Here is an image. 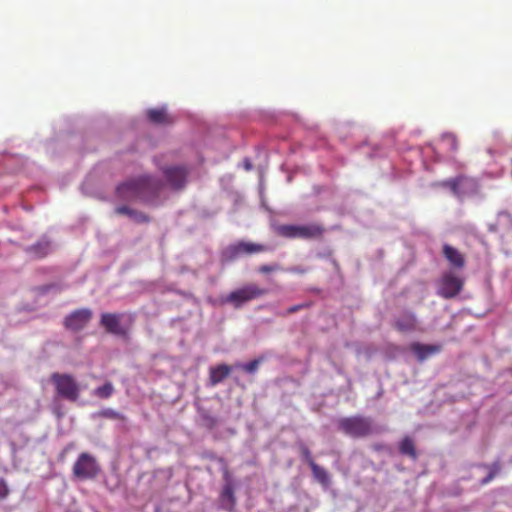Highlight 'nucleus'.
<instances>
[{
  "mask_svg": "<svg viewBox=\"0 0 512 512\" xmlns=\"http://www.w3.org/2000/svg\"><path fill=\"white\" fill-rule=\"evenodd\" d=\"M394 326L400 332L414 331L417 326V320L413 313H405L395 320Z\"/></svg>",
  "mask_w": 512,
  "mask_h": 512,
  "instance_id": "obj_17",
  "label": "nucleus"
},
{
  "mask_svg": "<svg viewBox=\"0 0 512 512\" xmlns=\"http://www.w3.org/2000/svg\"><path fill=\"white\" fill-rule=\"evenodd\" d=\"M244 167L246 170H250L252 168V164L250 163L249 160H247V159L245 160Z\"/></svg>",
  "mask_w": 512,
  "mask_h": 512,
  "instance_id": "obj_33",
  "label": "nucleus"
},
{
  "mask_svg": "<svg viewBox=\"0 0 512 512\" xmlns=\"http://www.w3.org/2000/svg\"><path fill=\"white\" fill-rule=\"evenodd\" d=\"M434 186L449 188L453 195L458 198L476 192L478 187L475 179L464 175L435 183Z\"/></svg>",
  "mask_w": 512,
  "mask_h": 512,
  "instance_id": "obj_7",
  "label": "nucleus"
},
{
  "mask_svg": "<svg viewBox=\"0 0 512 512\" xmlns=\"http://www.w3.org/2000/svg\"><path fill=\"white\" fill-rule=\"evenodd\" d=\"M115 213L119 214V215H126L128 217H130L131 219H133L134 221L138 222V223H142V222H148L149 221V218L147 215L141 213V212H138L134 209H131L129 208L128 206L126 205H123V206H119L115 209Z\"/></svg>",
  "mask_w": 512,
  "mask_h": 512,
  "instance_id": "obj_19",
  "label": "nucleus"
},
{
  "mask_svg": "<svg viewBox=\"0 0 512 512\" xmlns=\"http://www.w3.org/2000/svg\"><path fill=\"white\" fill-rule=\"evenodd\" d=\"M278 270H280V266L278 264L262 265L258 269V271L262 274H268V273L278 271Z\"/></svg>",
  "mask_w": 512,
  "mask_h": 512,
  "instance_id": "obj_29",
  "label": "nucleus"
},
{
  "mask_svg": "<svg viewBox=\"0 0 512 512\" xmlns=\"http://www.w3.org/2000/svg\"><path fill=\"white\" fill-rule=\"evenodd\" d=\"M28 251L36 258H43L50 253L51 245L48 241L38 242L29 247Z\"/></svg>",
  "mask_w": 512,
  "mask_h": 512,
  "instance_id": "obj_21",
  "label": "nucleus"
},
{
  "mask_svg": "<svg viewBox=\"0 0 512 512\" xmlns=\"http://www.w3.org/2000/svg\"><path fill=\"white\" fill-rule=\"evenodd\" d=\"M259 364H260V360L254 359L246 364H236L235 366L240 367L245 372L252 374L257 371Z\"/></svg>",
  "mask_w": 512,
  "mask_h": 512,
  "instance_id": "obj_25",
  "label": "nucleus"
},
{
  "mask_svg": "<svg viewBox=\"0 0 512 512\" xmlns=\"http://www.w3.org/2000/svg\"><path fill=\"white\" fill-rule=\"evenodd\" d=\"M56 396L69 402H76L81 393V387L76 379L68 373L54 372L50 376Z\"/></svg>",
  "mask_w": 512,
  "mask_h": 512,
  "instance_id": "obj_3",
  "label": "nucleus"
},
{
  "mask_svg": "<svg viewBox=\"0 0 512 512\" xmlns=\"http://www.w3.org/2000/svg\"><path fill=\"white\" fill-rule=\"evenodd\" d=\"M409 349L415 354L418 361L423 362L432 355L438 354L442 350V346L439 344L429 345L414 342L410 344Z\"/></svg>",
  "mask_w": 512,
  "mask_h": 512,
  "instance_id": "obj_12",
  "label": "nucleus"
},
{
  "mask_svg": "<svg viewBox=\"0 0 512 512\" xmlns=\"http://www.w3.org/2000/svg\"><path fill=\"white\" fill-rule=\"evenodd\" d=\"M311 471L315 480L320 483L322 486L327 487L330 484V477L328 472L317 463L313 464L311 467Z\"/></svg>",
  "mask_w": 512,
  "mask_h": 512,
  "instance_id": "obj_20",
  "label": "nucleus"
},
{
  "mask_svg": "<svg viewBox=\"0 0 512 512\" xmlns=\"http://www.w3.org/2000/svg\"><path fill=\"white\" fill-rule=\"evenodd\" d=\"M122 315L117 313H102L100 318V325L106 330L107 333L125 336L126 330L121 326Z\"/></svg>",
  "mask_w": 512,
  "mask_h": 512,
  "instance_id": "obj_11",
  "label": "nucleus"
},
{
  "mask_svg": "<svg viewBox=\"0 0 512 512\" xmlns=\"http://www.w3.org/2000/svg\"><path fill=\"white\" fill-rule=\"evenodd\" d=\"M299 449H300V453H301V456L302 458L308 463V465L311 467L313 464H316V462L314 461L312 455H311V451L309 450V448L304 445V444H301L299 446Z\"/></svg>",
  "mask_w": 512,
  "mask_h": 512,
  "instance_id": "obj_26",
  "label": "nucleus"
},
{
  "mask_svg": "<svg viewBox=\"0 0 512 512\" xmlns=\"http://www.w3.org/2000/svg\"><path fill=\"white\" fill-rule=\"evenodd\" d=\"M99 415L103 418H108V419L121 420V421L126 420L125 415L121 414L120 412H118L112 408H106V409L101 410L99 412Z\"/></svg>",
  "mask_w": 512,
  "mask_h": 512,
  "instance_id": "obj_24",
  "label": "nucleus"
},
{
  "mask_svg": "<svg viewBox=\"0 0 512 512\" xmlns=\"http://www.w3.org/2000/svg\"><path fill=\"white\" fill-rule=\"evenodd\" d=\"M267 246L252 242L240 241L227 248L225 255L229 260H233L243 254H256L267 251Z\"/></svg>",
  "mask_w": 512,
  "mask_h": 512,
  "instance_id": "obj_10",
  "label": "nucleus"
},
{
  "mask_svg": "<svg viewBox=\"0 0 512 512\" xmlns=\"http://www.w3.org/2000/svg\"><path fill=\"white\" fill-rule=\"evenodd\" d=\"M464 285L463 280L451 272L442 275L438 284V295L444 299H451L457 296Z\"/></svg>",
  "mask_w": 512,
  "mask_h": 512,
  "instance_id": "obj_8",
  "label": "nucleus"
},
{
  "mask_svg": "<svg viewBox=\"0 0 512 512\" xmlns=\"http://www.w3.org/2000/svg\"><path fill=\"white\" fill-rule=\"evenodd\" d=\"M443 255L449 263L455 268H463L465 265V258L456 248L449 244L443 246Z\"/></svg>",
  "mask_w": 512,
  "mask_h": 512,
  "instance_id": "obj_16",
  "label": "nucleus"
},
{
  "mask_svg": "<svg viewBox=\"0 0 512 512\" xmlns=\"http://www.w3.org/2000/svg\"><path fill=\"white\" fill-rule=\"evenodd\" d=\"M9 494V488L6 484V482L1 479L0 480V499H5Z\"/></svg>",
  "mask_w": 512,
  "mask_h": 512,
  "instance_id": "obj_31",
  "label": "nucleus"
},
{
  "mask_svg": "<svg viewBox=\"0 0 512 512\" xmlns=\"http://www.w3.org/2000/svg\"><path fill=\"white\" fill-rule=\"evenodd\" d=\"M114 391L115 389L113 384L111 382H106L102 386L97 387L93 391V395L100 399H108L113 395Z\"/></svg>",
  "mask_w": 512,
  "mask_h": 512,
  "instance_id": "obj_23",
  "label": "nucleus"
},
{
  "mask_svg": "<svg viewBox=\"0 0 512 512\" xmlns=\"http://www.w3.org/2000/svg\"><path fill=\"white\" fill-rule=\"evenodd\" d=\"M308 306H309L308 304H298V305L291 306L282 315L286 316L289 314L296 313V312L300 311L301 309L306 308Z\"/></svg>",
  "mask_w": 512,
  "mask_h": 512,
  "instance_id": "obj_30",
  "label": "nucleus"
},
{
  "mask_svg": "<svg viewBox=\"0 0 512 512\" xmlns=\"http://www.w3.org/2000/svg\"><path fill=\"white\" fill-rule=\"evenodd\" d=\"M93 313L88 308L77 309L64 319V327L67 330L78 332L84 329L92 319Z\"/></svg>",
  "mask_w": 512,
  "mask_h": 512,
  "instance_id": "obj_9",
  "label": "nucleus"
},
{
  "mask_svg": "<svg viewBox=\"0 0 512 512\" xmlns=\"http://www.w3.org/2000/svg\"><path fill=\"white\" fill-rule=\"evenodd\" d=\"M147 118L154 124L167 125L173 122L165 107L152 108L146 112Z\"/></svg>",
  "mask_w": 512,
  "mask_h": 512,
  "instance_id": "obj_15",
  "label": "nucleus"
},
{
  "mask_svg": "<svg viewBox=\"0 0 512 512\" xmlns=\"http://www.w3.org/2000/svg\"><path fill=\"white\" fill-rule=\"evenodd\" d=\"M338 429L352 438H364L373 433V422L364 416L343 417L338 420Z\"/></svg>",
  "mask_w": 512,
  "mask_h": 512,
  "instance_id": "obj_4",
  "label": "nucleus"
},
{
  "mask_svg": "<svg viewBox=\"0 0 512 512\" xmlns=\"http://www.w3.org/2000/svg\"><path fill=\"white\" fill-rule=\"evenodd\" d=\"M163 172L167 181L173 188L180 189L185 185L187 170L184 167H169L166 168Z\"/></svg>",
  "mask_w": 512,
  "mask_h": 512,
  "instance_id": "obj_13",
  "label": "nucleus"
},
{
  "mask_svg": "<svg viewBox=\"0 0 512 512\" xmlns=\"http://www.w3.org/2000/svg\"><path fill=\"white\" fill-rule=\"evenodd\" d=\"M499 470H500V465L498 463L493 464L489 474L481 481V483L484 485L489 483L491 480L494 479V477L499 472Z\"/></svg>",
  "mask_w": 512,
  "mask_h": 512,
  "instance_id": "obj_28",
  "label": "nucleus"
},
{
  "mask_svg": "<svg viewBox=\"0 0 512 512\" xmlns=\"http://www.w3.org/2000/svg\"><path fill=\"white\" fill-rule=\"evenodd\" d=\"M231 373V367L227 364H219L209 369L210 385L215 386L226 379Z\"/></svg>",
  "mask_w": 512,
  "mask_h": 512,
  "instance_id": "obj_14",
  "label": "nucleus"
},
{
  "mask_svg": "<svg viewBox=\"0 0 512 512\" xmlns=\"http://www.w3.org/2000/svg\"><path fill=\"white\" fill-rule=\"evenodd\" d=\"M287 271H289L291 273L304 274L307 272V269L302 268V267H292V268L287 269Z\"/></svg>",
  "mask_w": 512,
  "mask_h": 512,
  "instance_id": "obj_32",
  "label": "nucleus"
},
{
  "mask_svg": "<svg viewBox=\"0 0 512 512\" xmlns=\"http://www.w3.org/2000/svg\"><path fill=\"white\" fill-rule=\"evenodd\" d=\"M162 188L163 182L160 179L145 175L121 183L116 188V194L122 200L149 201L156 198Z\"/></svg>",
  "mask_w": 512,
  "mask_h": 512,
  "instance_id": "obj_1",
  "label": "nucleus"
},
{
  "mask_svg": "<svg viewBox=\"0 0 512 512\" xmlns=\"http://www.w3.org/2000/svg\"><path fill=\"white\" fill-rule=\"evenodd\" d=\"M443 140L447 143L451 151L455 152L458 150L459 143L454 134H445Z\"/></svg>",
  "mask_w": 512,
  "mask_h": 512,
  "instance_id": "obj_27",
  "label": "nucleus"
},
{
  "mask_svg": "<svg viewBox=\"0 0 512 512\" xmlns=\"http://www.w3.org/2000/svg\"><path fill=\"white\" fill-rule=\"evenodd\" d=\"M220 503L223 509L230 512L233 510L236 503V499L234 495V489L231 484H226L223 487L220 495Z\"/></svg>",
  "mask_w": 512,
  "mask_h": 512,
  "instance_id": "obj_18",
  "label": "nucleus"
},
{
  "mask_svg": "<svg viewBox=\"0 0 512 512\" xmlns=\"http://www.w3.org/2000/svg\"><path fill=\"white\" fill-rule=\"evenodd\" d=\"M324 231V227L317 223H309L305 225L284 224L276 227L277 235L287 239H321Z\"/></svg>",
  "mask_w": 512,
  "mask_h": 512,
  "instance_id": "obj_2",
  "label": "nucleus"
},
{
  "mask_svg": "<svg viewBox=\"0 0 512 512\" xmlns=\"http://www.w3.org/2000/svg\"><path fill=\"white\" fill-rule=\"evenodd\" d=\"M268 294V289L261 288L256 283H248L242 287L230 292L222 303L232 304L234 308L239 309L245 303L259 299Z\"/></svg>",
  "mask_w": 512,
  "mask_h": 512,
  "instance_id": "obj_5",
  "label": "nucleus"
},
{
  "mask_svg": "<svg viewBox=\"0 0 512 512\" xmlns=\"http://www.w3.org/2000/svg\"><path fill=\"white\" fill-rule=\"evenodd\" d=\"M101 467L90 453L82 452L72 467L73 476L78 480H93L98 477Z\"/></svg>",
  "mask_w": 512,
  "mask_h": 512,
  "instance_id": "obj_6",
  "label": "nucleus"
},
{
  "mask_svg": "<svg viewBox=\"0 0 512 512\" xmlns=\"http://www.w3.org/2000/svg\"><path fill=\"white\" fill-rule=\"evenodd\" d=\"M399 451L401 454L408 455L412 459L417 458V452L415 449L414 441L409 436H406L402 439V441L399 444Z\"/></svg>",
  "mask_w": 512,
  "mask_h": 512,
  "instance_id": "obj_22",
  "label": "nucleus"
}]
</instances>
